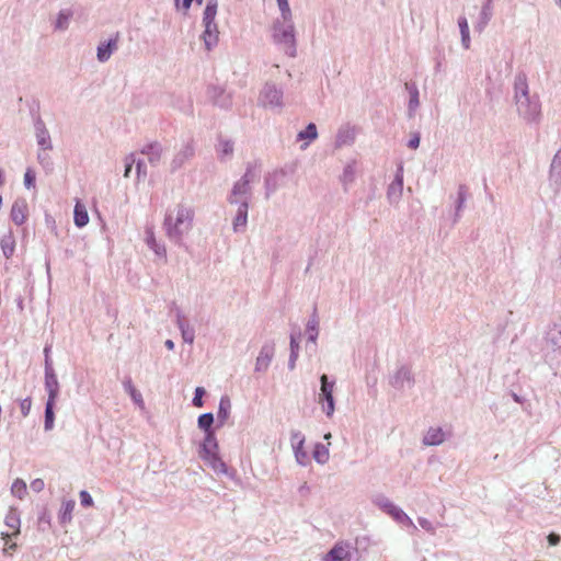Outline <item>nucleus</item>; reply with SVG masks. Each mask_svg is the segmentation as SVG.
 Wrapping results in <instances>:
<instances>
[{
	"mask_svg": "<svg viewBox=\"0 0 561 561\" xmlns=\"http://www.w3.org/2000/svg\"><path fill=\"white\" fill-rule=\"evenodd\" d=\"M197 427L204 432V439L198 445L199 458L216 473H222L236 480L237 471L229 468L219 455V443L216 436V420L211 412L202 413L197 417Z\"/></svg>",
	"mask_w": 561,
	"mask_h": 561,
	"instance_id": "obj_1",
	"label": "nucleus"
},
{
	"mask_svg": "<svg viewBox=\"0 0 561 561\" xmlns=\"http://www.w3.org/2000/svg\"><path fill=\"white\" fill-rule=\"evenodd\" d=\"M514 99L517 112L527 123L539 119L541 105L537 94H529L527 76L524 71L516 73L514 79Z\"/></svg>",
	"mask_w": 561,
	"mask_h": 561,
	"instance_id": "obj_2",
	"label": "nucleus"
},
{
	"mask_svg": "<svg viewBox=\"0 0 561 561\" xmlns=\"http://www.w3.org/2000/svg\"><path fill=\"white\" fill-rule=\"evenodd\" d=\"M194 216V209L182 203L176 205L175 218L172 213H165L162 228L169 240L175 245L184 244L183 238L192 230Z\"/></svg>",
	"mask_w": 561,
	"mask_h": 561,
	"instance_id": "obj_3",
	"label": "nucleus"
},
{
	"mask_svg": "<svg viewBox=\"0 0 561 561\" xmlns=\"http://www.w3.org/2000/svg\"><path fill=\"white\" fill-rule=\"evenodd\" d=\"M273 41L279 45L289 57H296L297 44L293 20L290 22L277 19L273 24Z\"/></svg>",
	"mask_w": 561,
	"mask_h": 561,
	"instance_id": "obj_4",
	"label": "nucleus"
},
{
	"mask_svg": "<svg viewBox=\"0 0 561 561\" xmlns=\"http://www.w3.org/2000/svg\"><path fill=\"white\" fill-rule=\"evenodd\" d=\"M228 203L239 205L232 221L233 231L239 232L241 227L245 226V173L233 184L231 194L228 196Z\"/></svg>",
	"mask_w": 561,
	"mask_h": 561,
	"instance_id": "obj_5",
	"label": "nucleus"
},
{
	"mask_svg": "<svg viewBox=\"0 0 561 561\" xmlns=\"http://www.w3.org/2000/svg\"><path fill=\"white\" fill-rule=\"evenodd\" d=\"M257 105L264 108L282 111L284 107V91L274 82H265L257 98Z\"/></svg>",
	"mask_w": 561,
	"mask_h": 561,
	"instance_id": "obj_6",
	"label": "nucleus"
},
{
	"mask_svg": "<svg viewBox=\"0 0 561 561\" xmlns=\"http://www.w3.org/2000/svg\"><path fill=\"white\" fill-rule=\"evenodd\" d=\"M334 386L335 380H331L327 374H322L320 376V392L318 402L321 404L322 411L328 417H332L335 411V400L333 397Z\"/></svg>",
	"mask_w": 561,
	"mask_h": 561,
	"instance_id": "obj_7",
	"label": "nucleus"
},
{
	"mask_svg": "<svg viewBox=\"0 0 561 561\" xmlns=\"http://www.w3.org/2000/svg\"><path fill=\"white\" fill-rule=\"evenodd\" d=\"M357 549L347 541H337L323 557L322 561H353Z\"/></svg>",
	"mask_w": 561,
	"mask_h": 561,
	"instance_id": "obj_8",
	"label": "nucleus"
},
{
	"mask_svg": "<svg viewBox=\"0 0 561 561\" xmlns=\"http://www.w3.org/2000/svg\"><path fill=\"white\" fill-rule=\"evenodd\" d=\"M403 163L400 162L397 165L394 179L387 188V199L391 205L398 204L401 201L403 193Z\"/></svg>",
	"mask_w": 561,
	"mask_h": 561,
	"instance_id": "obj_9",
	"label": "nucleus"
},
{
	"mask_svg": "<svg viewBox=\"0 0 561 561\" xmlns=\"http://www.w3.org/2000/svg\"><path fill=\"white\" fill-rule=\"evenodd\" d=\"M389 383L397 390H403L405 387L412 388L415 379L411 368L407 365L400 366L390 377Z\"/></svg>",
	"mask_w": 561,
	"mask_h": 561,
	"instance_id": "obj_10",
	"label": "nucleus"
},
{
	"mask_svg": "<svg viewBox=\"0 0 561 561\" xmlns=\"http://www.w3.org/2000/svg\"><path fill=\"white\" fill-rule=\"evenodd\" d=\"M121 33H113L107 39L102 41L96 46V59L100 62H106L111 56L117 50Z\"/></svg>",
	"mask_w": 561,
	"mask_h": 561,
	"instance_id": "obj_11",
	"label": "nucleus"
},
{
	"mask_svg": "<svg viewBox=\"0 0 561 561\" xmlns=\"http://www.w3.org/2000/svg\"><path fill=\"white\" fill-rule=\"evenodd\" d=\"M44 387L47 392V399L57 401L60 393V385L54 367L44 368Z\"/></svg>",
	"mask_w": 561,
	"mask_h": 561,
	"instance_id": "obj_12",
	"label": "nucleus"
},
{
	"mask_svg": "<svg viewBox=\"0 0 561 561\" xmlns=\"http://www.w3.org/2000/svg\"><path fill=\"white\" fill-rule=\"evenodd\" d=\"M275 355V345L273 342L265 343L259 353L255 362V373H265Z\"/></svg>",
	"mask_w": 561,
	"mask_h": 561,
	"instance_id": "obj_13",
	"label": "nucleus"
},
{
	"mask_svg": "<svg viewBox=\"0 0 561 561\" xmlns=\"http://www.w3.org/2000/svg\"><path fill=\"white\" fill-rule=\"evenodd\" d=\"M34 128H35L37 145L39 146V148L44 151L51 150L53 144H51V139H50V134H49L48 129L46 128V125L39 115H37L36 118L34 119Z\"/></svg>",
	"mask_w": 561,
	"mask_h": 561,
	"instance_id": "obj_14",
	"label": "nucleus"
},
{
	"mask_svg": "<svg viewBox=\"0 0 561 561\" xmlns=\"http://www.w3.org/2000/svg\"><path fill=\"white\" fill-rule=\"evenodd\" d=\"M207 96L213 102L214 105H217L221 108H228L231 105V96L228 94L224 88L215 84H210L207 87Z\"/></svg>",
	"mask_w": 561,
	"mask_h": 561,
	"instance_id": "obj_15",
	"label": "nucleus"
},
{
	"mask_svg": "<svg viewBox=\"0 0 561 561\" xmlns=\"http://www.w3.org/2000/svg\"><path fill=\"white\" fill-rule=\"evenodd\" d=\"M195 148L193 141H187L183 148L174 156L170 164V172L175 173L184 163L194 157Z\"/></svg>",
	"mask_w": 561,
	"mask_h": 561,
	"instance_id": "obj_16",
	"label": "nucleus"
},
{
	"mask_svg": "<svg viewBox=\"0 0 561 561\" xmlns=\"http://www.w3.org/2000/svg\"><path fill=\"white\" fill-rule=\"evenodd\" d=\"M287 174L283 170L274 171L265 176V196L268 198L279 187L286 184Z\"/></svg>",
	"mask_w": 561,
	"mask_h": 561,
	"instance_id": "obj_17",
	"label": "nucleus"
},
{
	"mask_svg": "<svg viewBox=\"0 0 561 561\" xmlns=\"http://www.w3.org/2000/svg\"><path fill=\"white\" fill-rule=\"evenodd\" d=\"M28 206L27 202L23 197L16 198L10 210V219L16 225L22 226L27 218Z\"/></svg>",
	"mask_w": 561,
	"mask_h": 561,
	"instance_id": "obj_18",
	"label": "nucleus"
},
{
	"mask_svg": "<svg viewBox=\"0 0 561 561\" xmlns=\"http://www.w3.org/2000/svg\"><path fill=\"white\" fill-rule=\"evenodd\" d=\"M204 31L201 35L204 42L205 49L210 51L218 45L219 42V30L217 23H205L203 24Z\"/></svg>",
	"mask_w": 561,
	"mask_h": 561,
	"instance_id": "obj_19",
	"label": "nucleus"
},
{
	"mask_svg": "<svg viewBox=\"0 0 561 561\" xmlns=\"http://www.w3.org/2000/svg\"><path fill=\"white\" fill-rule=\"evenodd\" d=\"M176 325L181 332L184 343L193 344L195 340V330L188 320L182 313L181 309H176Z\"/></svg>",
	"mask_w": 561,
	"mask_h": 561,
	"instance_id": "obj_20",
	"label": "nucleus"
},
{
	"mask_svg": "<svg viewBox=\"0 0 561 561\" xmlns=\"http://www.w3.org/2000/svg\"><path fill=\"white\" fill-rule=\"evenodd\" d=\"M162 152V145L159 141H150L140 149V153L147 156L152 167H157L160 163Z\"/></svg>",
	"mask_w": 561,
	"mask_h": 561,
	"instance_id": "obj_21",
	"label": "nucleus"
},
{
	"mask_svg": "<svg viewBox=\"0 0 561 561\" xmlns=\"http://www.w3.org/2000/svg\"><path fill=\"white\" fill-rule=\"evenodd\" d=\"M231 411V401L229 396L224 394L221 396L219 400V405L217 410V417H216V427L221 428L226 422L228 421L230 416Z\"/></svg>",
	"mask_w": 561,
	"mask_h": 561,
	"instance_id": "obj_22",
	"label": "nucleus"
},
{
	"mask_svg": "<svg viewBox=\"0 0 561 561\" xmlns=\"http://www.w3.org/2000/svg\"><path fill=\"white\" fill-rule=\"evenodd\" d=\"M493 0H485L482 4L478 21L474 25V30L479 33L483 32L489 22L493 16Z\"/></svg>",
	"mask_w": 561,
	"mask_h": 561,
	"instance_id": "obj_23",
	"label": "nucleus"
},
{
	"mask_svg": "<svg viewBox=\"0 0 561 561\" xmlns=\"http://www.w3.org/2000/svg\"><path fill=\"white\" fill-rule=\"evenodd\" d=\"M549 181L557 188L561 186V149H559L550 164Z\"/></svg>",
	"mask_w": 561,
	"mask_h": 561,
	"instance_id": "obj_24",
	"label": "nucleus"
},
{
	"mask_svg": "<svg viewBox=\"0 0 561 561\" xmlns=\"http://www.w3.org/2000/svg\"><path fill=\"white\" fill-rule=\"evenodd\" d=\"M405 90L409 93L408 114L409 117H413L416 108L420 105V92L415 82H407Z\"/></svg>",
	"mask_w": 561,
	"mask_h": 561,
	"instance_id": "obj_25",
	"label": "nucleus"
},
{
	"mask_svg": "<svg viewBox=\"0 0 561 561\" xmlns=\"http://www.w3.org/2000/svg\"><path fill=\"white\" fill-rule=\"evenodd\" d=\"M123 388L125 390L126 393L129 394L131 401L140 407V408H144L145 405V402H144V398H142V394L140 393V391L135 387L134 382H133V379L130 376H126L125 379L123 380Z\"/></svg>",
	"mask_w": 561,
	"mask_h": 561,
	"instance_id": "obj_26",
	"label": "nucleus"
},
{
	"mask_svg": "<svg viewBox=\"0 0 561 561\" xmlns=\"http://www.w3.org/2000/svg\"><path fill=\"white\" fill-rule=\"evenodd\" d=\"M445 440V433L442 427H430L423 437L425 446H438Z\"/></svg>",
	"mask_w": 561,
	"mask_h": 561,
	"instance_id": "obj_27",
	"label": "nucleus"
},
{
	"mask_svg": "<svg viewBox=\"0 0 561 561\" xmlns=\"http://www.w3.org/2000/svg\"><path fill=\"white\" fill-rule=\"evenodd\" d=\"M73 222L77 228H83L89 222V214L87 207L80 201H77L73 209Z\"/></svg>",
	"mask_w": 561,
	"mask_h": 561,
	"instance_id": "obj_28",
	"label": "nucleus"
},
{
	"mask_svg": "<svg viewBox=\"0 0 561 561\" xmlns=\"http://www.w3.org/2000/svg\"><path fill=\"white\" fill-rule=\"evenodd\" d=\"M468 197V187L465 184H460L457 191V198L455 201V216L454 222H457L461 217V211L465 208V204Z\"/></svg>",
	"mask_w": 561,
	"mask_h": 561,
	"instance_id": "obj_29",
	"label": "nucleus"
},
{
	"mask_svg": "<svg viewBox=\"0 0 561 561\" xmlns=\"http://www.w3.org/2000/svg\"><path fill=\"white\" fill-rule=\"evenodd\" d=\"M146 244L150 250L154 252V254L159 257H165L167 256V249L164 244L159 243L156 240L154 232L151 229L146 230Z\"/></svg>",
	"mask_w": 561,
	"mask_h": 561,
	"instance_id": "obj_30",
	"label": "nucleus"
},
{
	"mask_svg": "<svg viewBox=\"0 0 561 561\" xmlns=\"http://www.w3.org/2000/svg\"><path fill=\"white\" fill-rule=\"evenodd\" d=\"M56 402L57 401H50V400H46V402H45V409H44V431L45 432L51 431L55 426Z\"/></svg>",
	"mask_w": 561,
	"mask_h": 561,
	"instance_id": "obj_31",
	"label": "nucleus"
},
{
	"mask_svg": "<svg viewBox=\"0 0 561 561\" xmlns=\"http://www.w3.org/2000/svg\"><path fill=\"white\" fill-rule=\"evenodd\" d=\"M75 506V500H67L62 502L61 507L58 512V522L61 526H65L71 522Z\"/></svg>",
	"mask_w": 561,
	"mask_h": 561,
	"instance_id": "obj_32",
	"label": "nucleus"
},
{
	"mask_svg": "<svg viewBox=\"0 0 561 561\" xmlns=\"http://www.w3.org/2000/svg\"><path fill=\"white\" fill-rule=\"evenodd\" d=\"M306 332L308 334V341L316 343L319 335V318L316 306L313 307L312 314L307 322Z\"/></svg>",
	"mask_w": 561,
	"mask_h": 561,
	"instance_id": "obj_33",
	"label": "nucleus"
},
{
	"mask_svg": "<svg viewBox=\"0 0 561 561\" xmlns=\"http://www.w3.org/2000/svg\"><path fill=\"white\" fill-rule=\"evenodd\" d=\"M355 139V130L351 127H343L339 129L335 146L341 148L343 146H347L354 142Z\"/></svg>",
	"mask_w": 561,
	"mask_h": 561,
	"instance_id": "obj_34",
	"label": "nucleus"
},
{
	"mask_svg": "<svg viewBox=\"0 0 561 561\" xmlns=\"http://www.w3.org/2000/svg\"><path fill=\"white\" fill-rule=\"evenodd\" d=\"M547 343L561 352V323H554L547 333Z\"/></svg>",
	"mask_w": 561,
	"mask_h": 561,
	"instance_id": "obj_35",
	"label": "nucleus"
},
{
	"mask_svg": "<svg viewBox=\"0 0 561 561\" xmlns=\"http://www.w3.org/2000/svg\"><path fill=\"white\" fill-rule=\"evenodd\" d=\"M218 11V0H207L203 11L202 23H215Z\"/></svg>",
	"mask_w": 561,
	"mask_h": 561,
	"instance_id": "obj_36",
	"label": "nucleus"
},
{
	"mask_svg": "<svg viewBox=\"0 0 561 561\" xmlns=\"http://www.w3.org/2000/svg\"><path fill=\"white\" fill-rule=\"evenodd\" d=\"M0 247L5 259L12 257L15 250V239L10 230L0 241Z\"/></svg>",
	"mask_w": 561,
	"mask_h": 561,
	"instance_id": "obj_37",
	"label": "nucleus"
},
{
	"mask_svg": "<svg viewBox=\"0 0 561 561\" xmlns=\"http://www.w3.org/2000/svg\"><path fill=\"white\" fill-rule=\"evenodd\" d=\"M4 524L14 529L16 533V536L20 534V527H21V519H20V513H19V510L15 508V507H10V510L8 511L7 515H5V518H4Z\"/></svg>",
	"mask_w": 561,
	"mask_h": 561,
	"instance_id": "obj_38",
	"label": "nucleus"
},
{
	"mask_svg": "<svg viewBox=\"0 0 561 561\" xmlns=\"http://www.w3.org/2000/svg\"><path fill=\"white\" fill-rule=\"evenodd\" d=\"M398 524L403 526L416 528L412 519L403 512L402 508L394 505V507L388 513Z\"/></svg>",
	"mask_w": 561,
	"mask_h": 561,
	"instance_id": "obj_39",
	"label": "nucleus"
},
{
	"mask_svg": "<svg viewBox=\"0 0 561 561\" xmlns=\"http://www.w3.org/2000/svg\"><path fill=\"white\" fill-rule=\"evenodd\" d=\"M312 454H313L314 460L320 465H324L329 461V458H330L329 448L321 443H317L314 445Z\"/></svg>",
	"mask_w": 561,
	"mask_h": 561,
	"instance_id": "obj_40",
	"label": "nucleus"
},
{
	"mask_svg": "<svg viewBox=\"0 0 561 561\" xmlns=\"http://www.w3.org/2000/svg\"><path fill=\"white\" fill-rule=\"evenodd\" d=\"M290 354L288 359V369L294 370L296 367V360L298 358L299 354V343L297 341V337L294 334H290Z\"/></svg>",
	"mask_w": 561,
	"mask_h": 561,
	"instance_id": "obj_41",
	"label": "nucleus"
},
{
	"mask_svg": "<svg viewBox=\"0 0 561 561\" xmlns=\"http://www.w3.org/2000/svg\"><path fill=\"white\" fill-rule=\"evenodd\" d=\"M72 16L71 11L69 10H60L57 14L55 28L57 30H66L69 24V20Z\"/></svg>",
	"mask_w": 561,
	"mask_h": 561,
	"instance_id": "obj_42",
	"label": "nucleus"
},
{
	"mask_svg": "<svg viewBox=\"0 0 561 561\" xmlns=\"http://www.w3.org/2000/svg\"><path fill=\"white\" fill-rule=\"evenodd\" d=\"M318 137L317 126L314 123H309L304 130L297 135V140H314Z\"/></svg>",
	"mask_w": 561,
	"mask_h": 561,
	"instance_id": "obj_43",
	"label": "nucleus"
},
{
	"mask_svg": "<svg viewBox=\"0 0 561 561\" xmlns=\"http://www.w3.org/2000/svg\"><path fill=\"white\" fill-rule=\"evenodd\" d=\"M12 537H16V534L1 533V539L4 541V547L2 548L3 556H11V550L14 551L18 548L16 542H10Z\"/></svg>",
	"mask_w": 561,
	"mask_h": 561,
	"instance_id": "obj_44",
	"label": "nucleus"
},
{
	"mask_svg": "<svg viewBox=\"0 0 561 561\" xmlns=\"http://www.w3.org/2000/svg\"><path fill=\"white\" fill-rule=\"evenodd\" d=\"M11 493L22 500L27 493L26 483L20 478L15 479L11 485Z\"/></svg>",
	"mask_w": 561,
	"mask_h": 561,
	"instance_id": "obj_45",
	"label": "nucleus"
},
{
	"mask_svg": "<svg viewBox=\"0 0 561 561\" xmlns=\"http://www.w3.org/2000/svg\"><path fill=\"white\" fill-rule=\"evenodd\" d=\"M204 0H174V8L176 11H182L186 15L193 3L202 5Z\"/></svg>",
	"mask_w": 561,
	"mask_h": 561,
	"instance_id": "obj_46",
	"label": "nucleus"
},
{
	"mask_svg": "<svg viewBox=\"0 0 561 561\" xmlns=\"http://www.w3.org/2000/svg\"><path fill=\"white\" fill-rule=\"evenodd\" d=\"M355 180V164L354 162L347 163L344 167L343 173L341 175V182L346 186L350 183H353Z\"/></svg>",
	"mask_w": 561,
	"mask_h": 561,
	"instance_id": "obj_47",
	"label": "nucleus"
},
{
	"mask_svg": "<svg viewBox=\"0 0 561 561\" xmlns=\"http://www.w3.org/2000/svg\"><path fill=\"white\" fill-rule=\"evenodd\" d=\"M276 2L280 11V21L290 22V20H293V14L288 0H276Z\"/></svg>",
	"mask_w": 561,
	"mask_h": 561,
	"instance_id": "obj_48",
	"label": "nucleus"
},
{
	"mask_svg": "<svg viewBox=\"0 0 561 561\" xmlns=\"http://www.w3.org/2000/svg\"><path fill=\"white\" fill-rule=\"evenodd\" d=\"M219 159L224 160L233 152V144L230 140H220L217 149Z\"/></svg>",
	"mask_w": 561,
	"mask_h": 561,
	"instance_id": "obj_49",
	"label": "nucleus"
},
{
	"mask_svg": "<svg viewBox=\"0 0 561 561\" xmlns=\"http://www.w3.org/2000/svg\"><path fill=\"white\" fill-rule=\"evenodd\" d=\"M207 394V391L204 387H196L194 390V396L192 399V405L195 408H202L204 407V397Z\"/></svg>",
	"mask_w": 561,
	"mask_h": 561,
	"instance_id": "obj_50",
	"label": "nucleus"
},
{
	"mask_svg": "<svg viewBox=\"0 0 561 561\" xmlns=\"http://www.w3.org/2000/svg\"><path fill=\"white\" fill-rule=\"evenodd\" d=\"M37 160L46 172H51L54 170V162L48 153L38 152Z\"/></svg>",
	"mask_w": 561,
	"mask_h": 561,
	"instance_id": "obj_51",
	"label": "nucleus"
},
{
	"mask_svg": "<svg viewBox=\"0 0 561 561\" xmlns=\"http://www.w3.org/2000/svg\"><path fill=\"white\" fill-rule=\"evenodd\" d=\"M23 184L25 188L31 190L35 187L36 184V173L32 168H27L24 172Z\"/></svg>",
	"mask_w": 561,
	"mask_h": 561,
	"instance_id": "obj_52",
	"label": "nucleus"
},
{
	"mask_svg": "<svg viewBox=\"0 0 561 561\" xmlns=\"http://www.w3.org/2000/svg\"><path fill=\"white\" fill-rule=\"evenodd\" d=\"M376 505L386 514H388L393 507L394 503H392L388 497L386 496H378L375 500Z\"/></svg>",
	"mask_w": 561,
	"mask_h": 561,
	"instance_id": "obj_53",
	"label": "nucleus"
},
{
	"mask_svg": "<svg viewBox=\"0 0 561 561\" xmlns=\"http://www.w3.org/2000/svg\"><path fill=\"white\" fill-rule=\"evenodd\" d=\"M147 176V165L142 159L136 161V180L137 182L144 181Z\"/></svg>",
	"mask_w": 561,
	"mask_h": 561,
	"instance_id": "obj_54",
	"label": "nucleus"
},
{
	"mask_svg": "<svg viewBox=\"0 0 561 561\" xmlns=\"http://www.w3.org/2000/svg\"><path fill=\"white\" fill-rule=\"evenodd\" d=\"M294 453H295L296 460L299 465L306 466L308 463V454L306 450H304V446L295 445Z\"/></svg>",
	"mask_w": 561,
	"mask_h": 561,
	"instance_id": "obj_55",
	"label": "nucleus"
},
{
	"mask_svg": "<svg viewBox=\"0 0 561 561\" xmlns=\"http://www.w3.org/2000/svg\"><path fill=\"white\" fill-rule=\"evenodd\" d=\"M135 153H129L124 160V178H129L134 164L136 165Z\"/></svg>",
	"mask_w": 561,
	"mask_h": 561,
	"instance_id": "obj_56",
	"label": "nucleus"
},
{
	"mask_svg": "<svg viewBox=\"0 0 561 561\" xmlns=\"http://www.w3.org/2000/svg\"><path fill=\"white\" fill-rule=\"evenodd\" d=\"M79 499H80V504L82 507H85V508L91 507L94 504L93 497L87 490H81L79 492Z\"/></svg>",
	"mask_w": 561,
	"mask_h": 561,
	"instance_id": "obj_57",
	"label": "nucleus"
},
{
	"mask_svg": "<svg viewBox=\"0 0 561 561\" xmlns=\"http://www.w3.org/2000/svg\"><path fill=\"white\" fill-rule=\"evenodd\" d=\"M19 405H20L22 416L26 417L31 412L32 398L28 396L24 399L19 400Z\"/></svg>",
	"mask_w": 561,
	"mask_h": 561,
	"instance_id": "obj_58",
	"label": "nucleus"
},
{
	"mask_svg": "<svg viewBox=\"0 0 561 561\" xmlns=\"http://www.w3.org/2000/svg\"><path fill=\"white\" fill-rule=\"evenodd\" d=\"M45 225L47 229L50 230V232H53L56 237H59L56 220L48 211H45Z\"/></svg>",
	"mask_w": 561,
	"mask_h": 561,
	"instance_id": "obj_59",
	"label": "nucleus"
},
{
	"mask_svg": "<svg viewBox=\"0 0 561 561\" xmlns=\"http://www.w3.org/2000/svg\"><path fill=\"white\" fill-rule=\"evenodd\" d=\"M290 442H291L293 448L295 447V445L296 446H304L305 436L299 431H293L291 434H290Z\"/></svg>",
	"mask_w": 561,
	"mask_h": 561,
	"instance_id": "obj_60",
	"label": "nucleus"
},
{
	"mask_svg": "<svg viewBox=\"0 0 561 561\" xmlns=\"http://www.w3.org/2000/svg\"><path fill=\"white\" fill-rule=\"evenodd\" d=\"M50 353H51V345L50 344H46L44 346V350H43V354H44V368L54 367L53 359L50 357Z\"/></svg>",
	"mask_w": 561,
	"mask_h": 561,
	"instance_id": "obj_61",
	"label": "nucleus"
},
{
	"mask_svg": "<svg viewBox=\"0 0 561 561\" xmlns=\"http://www.w3.org/2000/svg\"><path fill=\"white\" fill-rule=\"evenodd\" d=\"M419 525L426 531L434 534L435 527L431 520L424 517L417 518Z\"/></svg>",
	"mask_w": 561,
	"mask_h": 561,
	"instance_id": "obj_62",
	"label": "nucleus"
},
{
	"mask_svg": "<svg viewBox=\"0 0 561 561\" xmlns=\"http://www.w3.org/2000/svg\"><path fill=\"white\" fill-rule=\"evenodd\" d=\"M420 141H421V135H420V133L415 131V133L411 134V138L408 141V147L410 149L415 150L419 148Z\"/></svg>",
	"mask_w": 561,
	"mask_h": 561,
	"instance_id": "obj_63",
	"label": "nucleus"
},
{
	"mask_svg": "<svg viewBox=\"0 0 561 561\" xmlns=\"http://www.w3.org/2000/svg\"><path fill=\"white\" fill-rule=\"evenodd\" d=\"M30 486L34 492L38 493L44 490L45 483L43 479L37 478L31 482Z\"/></svg>",
	"mask_w": 561,
	"mask_h": 561,
	"instance_id": "obj_64",
	"label": "nucleus"
}]
</instances>
